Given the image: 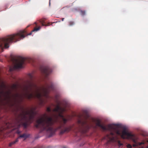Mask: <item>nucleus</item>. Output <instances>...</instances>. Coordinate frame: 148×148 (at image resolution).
Returning a JSON list of instances; mask_svg holds the SVG:
<instances>
[{"label": "nucleus", "mask_w": 148, "mask_h": 148, "mask_svg": "<svg viewBox=\"0 0 148 148\" xmlns=\"http://www.w3.org/2000/svg\"><path fill=\"white\" fill-rule=\"evenodd\" d=\"M65 111L66 109L60 107L59 103L53 109V111L58 113L59 116L62 118V121L60 125L56 129H54L53 127L55 122V120L52 117L48 116L46 114H44L42 117L37 120L36 127L40 128L42 131H46L49 134V137L51 136L54 134L56 131L58 130H61V134H62L65 132H69L72 129L73 126L65 127V125L67 122L68 119L64 117L62 113Z\"/></svg>", "instance_id": "nucleus-1"}, {"label": "nucleus", "mask_w": 148, "mask_h": 148, "mask_svg": "<svg viewBox=\"0 0 148 148\" xmlns=\"http://www.w3.org/2000/svg\"><path fill=\"white\" fill-rule=\"evenodd\" d=\"M28 76L29 79L23 89L26 97L29 99L37 98L39 101L40 104L41 106L43 105L44 101L42 97H48L50 90L53 89V85L46 83L45 86L39 88L33 79V75L29 73Z\"/></svg>", "instance_id": "nucleus-2"}, {"label": "nucleus", "mask_w": 148, "mask_h": 148, "mask_svg": "<svg viewBox=\"0 0 148 148\" xmlns=\"http://www.w3.org/2000/svg\"><path fill=\"white\" fill-rule=\"evenodd\" d=\"M35 110L36 108H34L29 111H23L20 113L16 119L15 128L18 129L22 126L24 129L26 128L28 120L33 119L36 114Z\"/></svg>", "instance_id": "nucleus-3"}, {"label": "nucleus", "mask_w": 148, "mask_h": 148, "mask_svg": "<svg viewBox=\"0 0 148 148\" xmlns=\"http://www.w3.org/2000/svg\"><path fill=\"white\" fill-rule=\"evenodd\" d=\"M26 35V32L24 30L16 34L8 36L5 38H0V47L2 48L4 47L5 48H8L9 47V43L19 41L24 38Z\"/></svg>", "instance_id": "nucleus-4"}, {"label": "nucleus", "mask_w": 148, "mask_h": 148, "mask_svg": "<svg viewBox=\"0 0 148 148\" xmlns=\"http://www.w3.org/2000/svg\"><path fill=\"white\" fill-rule=\"evenodd\" d=\"M79 119L77 121L78 127H76L73 130V131L76 134V136H79L80 134L86 133L89 128V125L88 123L87 119L89 118L88 115L86 114L85 116L82 115L79 116Z\"/></svg>", "instance_id": "nucleus-5"}, {"label": "nucleus", "mask_w": 148, "mask_h": 148, "mask_svg": "<svg viewBox=\"0 0 148 148\" xmlns=\"http://www.w3.org/2000/svg\"><path fill=\"white\" fill-rule=\"evenodd\" d=\"M31 60V58L22 57H19L17 58L12 57L11 61L14 66L10 67L9 70L11 72L16 69L22 68L25 62H30Z\"/></svg>", "instance_id": "nucleus-6"}, {"label": "nucleus", "mask_w": 148, "mask_h": 148, "mask_svg": "<svg viewBox=\"0 0 148 148\" xmlns=\"http://www.w3.org/2000/svg\"><path fill=\"white\" fill-rule=\"evenodd\" d=\"M122 133V138L123 139H131L134 143L133 145V147H137L145 144V143L143 142L141 143L138 142L137 141L138 138L134 134H132L128 132H127L125 130L123 131Z\"/></svg>", "instance_id": "nucleus-7"}, {"label": "nucleus", "mask_w": 148, "mask_h": 148, "mask_svg": "<svg viewBox=\"0 0 148 148\" xmlns=\"http://www.w3.org/2000/svg\"><path fill=\"white\" fill-rule=\"evenodd\" d=\"M96 125L100 127L103 130L111 131L114 129L113 125L109 124L107 125V127L104 125L102 124L101 121L99 119H97L95 121Z\"/></svg>", "instance_id": "nucleus-8"}, {"label": "nucleus", "mask_w": 148, "mask_h": 148, "mask_svg": "<svg viewBox=\"0 0 148 148\" xmlns=\"http://www.w3.org/2000/svg\"><path fill=\"white\" fill-rule=\"evenodd\" d=\"M41 70L42 73L44 75L45 78H46L47 76L51 72V69L48 66H43L41 68Z\"/></svg>", "instance_id": "nucleus-9"}, {"label": "nucleus", "mask_w": 148, "mask_h": 148, "mask_svg": "<svg viewBox=\"0 0 148 148\" xmlns=\"http://www.w3.org/2000/svg\"><path fill=\"white\" fill-rule=\"evenodd\" d=\"M21 132L18 130L16 132V133L18 134V139L19 138H23L24 140L26 139L29 137L30 136V134L26 133H24L21 134Z\"/></svg>", "instance_id": "nucleus-10"}, {"label": "nucleus", "mask_w": 148, "mask_h": 148, "mask_svg": "<svg viewBox=\"0 0 148 148\" xmlns=\"http://www.w3.org/2000/svg\"><path fill=\"white\" fill-rule=\"evenodd\" d=\"M45 20L44 19H41L39 20V22L41 24L42 26H48L49 25V23H48L47 24H45Z\"/></svg>", "instance_id": "nucleus-11"}, {"label": "nucleus", "mask_w": 148, "mask_h": 148, "mask_svg": "<svg viewBox=\"0 0 148 148\" xmlns=\"http://www.w3.org/2000/svg\"><path fill=\"white\" fill-rule=\"evenodd\" d=\"M17 97L19 98L20 99V101H22L23 99V96L21 95H19L18 93H16L15 95V100H16V98Z\"/></svg>", "instance_id": "nucleus-12"}, {"label": "nucleus", "mask_w": 148, "mask_h": 148, "mask_svg": "<svg viewBox=\"0 0 148 148\" xmlns=\"http://www.w3.org/2000/svg\"><path fill=\"white\" fill-rule=\"evenodd\" d=\"M41 28L40 26H39L38 27H35L34 29L31 32V33L28 34L26 35L27 36L29 35H31L32 34V33L35 31H37L39 30Z\"/></svg>", "instance_id": "nucleus-13"}, {"label": "nucleus", "mask_w": 148, "mask_h": 148, "mask_svg": "<svg viewBox=\"0 0 148 148\" xmlns=\"http://www.w3.org/2000/svg\"><path fill=\"white\" fill-rule=\"evenodd\" d=\"M18 141V138H17L15 140L11 142H10L9 145V147H11L13 145L15 144Z\"/></svg>", "instance_id": "nucleus-14"}, {"label": "nucleus", "mask_w": 148, "mask_h": 148, "mask_svg": "<svg viewBox=\"0 0 148 148\" xmlns=\"http://www.w3.org/2000/svg\"><path fill=\"white\" fill-rule=\"evenodd\" d=\"M124 130H125L127 132H128L126 130V129L125 128H124L123 129L121 132L119 130H117L116 131V133L117 135H120L121 137L122 138V135L123 134L122 133L123 131Z\"/></svg>", "instance_id": "nucleus-15"}, {"label": "nucleus", "mask_w": 148, "mask_h": 148, "mask_svg": "<svg viewBox=\"0 0 148 148\" xmlns=\"http://www.w3.org/2000/svg\"><path fill=\"white\" fill-rule=\"evenodd\" d=\"M11 88L13 90H16L17 87V85L16 84H13L11 86Z\"/></svg>", "instance_id": "nucleus-16"}, {"label": "nucleus", "mask_w": 148, "mask_h": 148, "mask_svg": "<svg viewBox=\"0 0 148 148\" xmlns=\"http://www.w3.org/2000/svg\"><path fill=\"white\" fill-rule=\"evenodd\" d=\"M117 143H118V145L119 147H120L121 146H123V144L122 143H121V141L119 140H118L117 141Z\"/></svg>", "instance_id": "nucleus-17"}, {"label": "nucleus", "mask_w": 148, "mask_h": 148, "mask_svg": "<svg viewBox=\"0 0 148 148\" xmlns=\"http://www.w3.org/2000/svg\"><path fill=\"white\" fill-rule=\"evenodd\" d=\"M69 25L70 26H72L74 25V22L72 21H70L69 22Z\"/></svg>", "instance_id": "nucleus-18"}, {"label": "nucleus", "mask_w": 148, "mask_h": 148, "mask_svg": "<svg viewBox=\"0 0 148 148\" xmlns=\"http://www.w3.org/2000/svg\"><path fill=\"white\" fill-rule=\"evenodd\" d=\"M127 147L128 148H132V146L131 145H130V144H127Z\"/></svg>", "instance_id": "nucleus-19"}, {"label": "nucleus", "mask_w": 148, "mask_h": 148, "mask_svg": "<svg viewBox=\"0 0 148 148\" xmlns=\"http://www.w3.org/2000/svg\"><path fill=\"white\" fill-rule=\"evenodd\" d=\"M80 12H81V14L82 15H84L85 14V11H84L81 10V11Z\"/></svg>", "instance_id": "nucleus-20"}, {"label": "nucleus", "mask_w": 148, "mask_h": 148, "mask_svg": "<svg viewBox=\"0 0 148 148\" xmlns=\"http://www.w3.org/2000/svg\"><path fill=\"white\" fill-rule=\"evenodd\" d=\"M51 110L50 107L47 108V111L50 112H51Z\"/></svg>", "instance_id": "nucleus-21"}, {"label": "nucleus", "mask_w": 148, "mask_h": 148, "mask_svg": "<svg viewBox=\"0 0 148 148\" xmlns=\"http://www.w3.org/2000/svg\"><path fill=\"white\" fill-rule=\"evenodd\" d=\"M3 92L2 91L0 92V98H1V94H3Z\"/></svg>", "instance_id": "nucleus-22"}, {"label": "nucleus", "mask_w": 148, "mask_h": 148, "mask_svg": "<svg viewBox=\"0 0 148 148\" xmlns=\"http://www.w3.org/2000/svg\"><path fill=\"white\" fill-rule=\"evenodd\" d=\"M111 134L112 135H114V133L112 132H111Z\"/></svg>", "instance_id": "nucleus-23"}, {"label": "nucleus", "mask_w": 148, "mask_h": 148, "mask_svg": "<svg viewBox=\"0 0 148 148\" xmlns=\"http://www.w3.org/2000/svg\"><path fill=\"white\" fill-rule=\"evenodd\" d=\"M141 148H144L143 147H142ZM146 148H148V146H147Z\"/></svg>", "instance_id": "nucleus-24"}, {"label": "nucleus", "mask_w": 148, "mask_h": 148, "mask_svg": "<svg viewBox=\"0 0 148 148\" xmlns=\"http://www.w3.org/2000/svg\"><path fill=\"white\" fill-rule=\"evenodd\" d=\"M64 18H62V21H64Z\"/></svg>", "instance_id": "nucleus-25"}, {"label": "nucleus", "mask_w": 148, "mask_h": 148, "mask_svg": "<svg viewBox=\"0 0 148 148\" xmlns=\"http://www.w3.org/2000/svg\"><path fill=\"white\" fill-rule=\"evenodd\" d=\"M35 23V24H36V25H37V23H36V22H35V23Z\"/></svg>", "instance_id": "nucleus-26"}, {"label": "nucleus", "mask_w": 148, "mask_h": 148, "mask_svg": "<svg viewBox=\"0 0 148 148\" xmlns=\"http://www.w3.org/2000/svg\"><path fill=\"white\" fill-rule=\"evenodd\" d=\"M63 148H66V147H64Z\"/></svg>", "instance_id": "nucleus-27"}]
</instances>
